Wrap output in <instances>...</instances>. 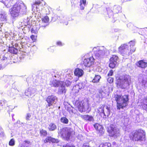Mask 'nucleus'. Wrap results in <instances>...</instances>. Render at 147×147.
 Wrapping results in <instances>:
<instances>
[{"label":"nucleus","instance_id":"nucleus-1","mask_svg":"<svg viewBox=\"0 0 147 147\" xmlns=\"http://www.w3.org/2000/svg\"><path fill=\"white\" fill-rule=\"evenodd\" d=\"M27 7L24 3H16L10 9V13L13 17H17L20 14H26Z\"/></svg>","mask_w":147,"mask_h":147},{"label":"nucleus","instance_id":"nucleus-54","mask_svg":"<svg viewBox=\"0 0 147 147\" xmlns=\"http://www.w3.org/2000/svg\"><path fill=\"white\" fill-rule=\"evenodd\" d=\"M8 2L10 4L12 5L13 3L15 2V1H13V0H9Z\"/></svg>","mask_w":147,"mask_h":147},{"label":"nucleus","instance_id":"nucleus-25","mask_svg":"<svg viewBox=\"0 0 147 147\" xmlns=\"http://www.w3.org/2000/svg\"><path fill=\"white\" fill-rule=\"evenodd\" d=\"M142 105L143 109L147 111V97L144 98Z\"/></svg>","mask_w":147,"mask_h":147},{"label":"nucleus","instance_id":"nucleus-38","mask_svg":"<svg viewBox=\"0 0 147 147\" xmlns=\"http://www.w3.org/2000/svg\"><path fill=\"white\" fill-rule=\"evenodd\" d=\"M96 130H98L100 133H102V132H103L104 130L102 126L100 125H99L98 129H97Z\"/></svg>","mask_w":147,"mask_h":147},{"label":"nucleus","instance_id":"nucleus-36","mask_svg":"<svg viewBox=\"0 0 147 147\" xmlns=\"http://www.w3.org/2000/svg\"><path fill=\"white\" fill-rule=\"evenodd\" d=\"M71 81H70V79L66 80L65 82V84L67 86H68L71 85Z\"/></svg>","mask_w":147,"mask_h":147},{"label":"nucleus","instance_id":"nucleus-26","mask_svg":"<svg viewBox=\"0 0 147 147\" xmlns=\"http://www.w3.org/2000/svg\"><path fill=\"white\" fill-rule=\"evenodd\" d=\"M7 15L5 13L0 14V22H5L6 20Z\"/></svg>","mask_w":147,"mask_h":147},{"label":"nucleus","instance_id":"nucleus-57","mask_svg":"<svg viewBox=\"0 0 147 147\" xmlns=\"http://www.w3.org/2000/svg\"><path fill=\"white\" fill-rule=\"evenodd\" d=\"M18 44L16 43H15L14 45V46L16 47H18Z\"/></svg>","mask_w":147,"mask_h":147},{"label":"nucleus","instance_id":"nucleus-17","mask_svg":"<svg viewBox=\"0 0 147 147\" xmlns=\"http://www.w3.org/2000/svg\"><path fill=\"white\" fill-rule=\"evenodd\" d=\"M74 73L75 76L79 77L83 76L84 74V71L82 69L79 68H77L75 69Z\"/></svg>","mask_w":147,"mask_h":147},{"label":"nucleus","instance_id":"nucleus-30","mask_svg":"<svg viewBox=\"0 0 147 147\" xmlns=\"http://www.w3.org/2000/svg\"><path fill=\"white\" fill-rule=\"evenodd\" d=\"M61 122L65 124H67L68 123V120L65 117H63L61 118L60 119Z\"/></svg>","mask_w":147,"mask_h":147},{"label":"nucleus","instance_id":"nucleus-50","mask_svg":"<svg viewBox=\"0 0 147 147\" xmlns=\"http://www.w3.org/2000/svg\"><path fill=\"white\" fill-rule=\"evenodd\" d=\"M7 58L3 56L2 59V60L4 62H6L7 61Z\"/></svg>","mask_w":147,"mask_h":147},{"label":"nucleus","instance_id":"nucleus-29","mask_svg":"<svg viewBox=\"0 0 147 147\" xmlns=\"http://www.w3.org/2000/svg\"><path fill=\"white\" fill-rule=\"evenodd\" d=\"M101 78L100 76L98 75H95L94 78L92 80V82L93 83H97L99 81Z\"/></svg>","mask_w":147,"mask_h":147},{"label":"nucleus","instance_id":"nucleus-22","mask_svg":"<svg viewBox=\"0 0 147 147\" xmlns=\"http://www.w3.org/2000/svg\"><path fill=\"white\" fill-rule=\"evenodd\" d=\"M110 111L109 108L107 106L106 109H104L102 117L104 118H106L107 117H108L110 115Z\"/></svg>","mask_w":147,"mask_h":147},{"label":"nucleus","instance_id":"nucleus-28","mask_svg":"<svg viewBox=\"0 0 147 147\" xmlns=\"http://www.w3.org/2000/svg\"><path fill=\"white\" fill-rule=\"evenodd\" d=\"M118 58V57L117 56L113 55L110 59V62H113L116 63Z\"/></svg>","mask_w":147,"mask_h":147},{"label":"nucleus","instance_id":"nucleus-37","mask_svg":"<svg viewBox=\"0 0 147 147\" xmlns=\"http://www.w3.org/2000/svg\"><path fill=\"white\" fill-rule=\"evenodd\" d=\"M0 1L4 3L6 7L7 8L11 6L8 1L7 3H4V2L3 0H0Z\"/></svg>","mask_w":147,"mask_h":147},{"label":"nucleus","instance_id":"nucleus-47","mask_svg":"<svg viewBox=\"0 0 147 147\" xmlns=\"http://www.w3.org/2000/svg\"><path fill=\"white\" fill-rule=\"evenodd\" d=\"M25 143L23 144V146H21V147H27L28 145L26 144V143H27L28 144L30 142L28 141H25Z\"/></svg>","mask_w":147,"mask_h":147},{"label":"nucleus","instance_id":"nucleus-4","mask_svg":"<svg viewBox=\"0 0 147 147\" xmlns=\"http://www.w3.org/2000/svg\"><path fill=\"white\" fill-rule=\"evenodd\" d=\"M131 139L136 141L143 140L145 138V134L144 131L142 130L139 129L133 131L129 135Z\"/></svg>","mask_w":147,"mask_h":147},{"label":"nucleus","instance_id":"nucleus-46","mask_svg":"<svg viewBox=\"0 0 147 147\" xmlns=\"http://www.w3.org/2000/svg\"><path fill=\"white\" fill-rule=\"evenodd\" d=\"M63 147H75V146L72 144H67L66 145H63Z\"/></svg>","mask_w":147,"mask_h":147},{"label":"nucleus","instance_id":"nucleus-23","mask_svg":"<svg viewBox=\"0 0 147 147\" xmlns=\"http://www.w3.org/2000/svg\"><path fill=\"white\" fill-rule=\"evenodd\" d=\"M61 86L59 87L57 92L58 93L60 94L65 93L66 91L65 89V87L63 85V84Z\"/></svg>","mask_w":147,"mask_h":147},{"label":"nucleus","instance_id":"nucleus-61","mask_svg":"<svg viewBox=\"0 0 147 147\" xmlns=\"http://www.w3.org/2000/svg\"><path fill=\"white\" fill-rule=\"evenodd\" d=\"M145 3L147 4V0H145Z\"/></svg>","mask_w":147,"mask_h":147},{"label":"nucleus","instance_id":"nucleus-6","mask_svg":"<svg viewBox=\"0 0 147 147\" xmlns=\"http://www.w3.org/2000/svg\"><path fill=\"white\" fill-rule=\"evenodd\" d=\"M58 133L61 134V137L64 140L68 141L71 135V129L67 127L63 128L61 129Z\"/></svg>","mask_w":147,"mask_h":147},{"label":"nucleus","instance_id":"nucleus-12","mask_svg":"<svg viewBox=\"0 0 147 147\" xmlns=\"http://www.w3.org/2000/svg\"><path fill=\"white\" fill-rule=\"evenodd\" d=\"M46 100L48 103V105H47V107L55 104L57 101V99L56 96L52 95L48 96L46 98Z\"/></svg>","mask_w":147,"mask_h":147},{"label":"nucleus","instance_id":"nucleus-3","mask_svg":"<svg viewBox=\"0 0 147 147\" xmlns=\"http://www.w3.org/2000/svg\"><path fill=\"white\" fill-rule=\"evenodd\" d=\"M114 98L117 102V109L120 110L121 109H123L127 105V102L128 101V96L125 95L122 96L116 95Z\"/></svg>","mask_w":147,"mask_h":147},{"label":"nucleus","instance_id":"nucleus-20","mask_svg":"<svg viewBox=\"0 0 147 147\" xmlns=\"http://www.w3.org/2000/svg\"><path fill=\"white\" fill-rule=\"evenodd\" d=\"M57 127L56 124L53 123H50L48 127V129L50 131H55L57 129Z\"/></svg>","mask_w":147,"mask_h":147},{"label":"nucleus","instance_id":"nucleus-11","mask_svg":"<svg viewBox=\"0 0 147 147\" xmlns=\"http://www.w3.org/2000/svg\"><path fill=\"white\" fill-rule=\"evenodd\" d=\"M119 51L123 56L127 57L131 54L130 50L126 44L121 45L119 48Z\"/></svg>","mask_w":147,"mask_h":147},{"label":"nucleus","instance_id":"nucleus-48","mask_svg":"<svg viewBox=\"0 0 147 147\" xmlns=\"http://www.w3.org/2000/svg\"><path fill=\"white\" fill-rule=\"evenodd\" d=\"M113 78L109 77V78L107 79L108 82L110 83H112L113 82Z\"/></svg>","mask_w":147,"mask_h":147},{"label":"nucleus","instance_id":"nucleus-10","mask_svg":"<svg viewBox=\"0 0 147 147\" xmlns=\"http://www.w3.org/2000/svg\"><path fill=\"white\" fill-rule=\"evenodd\" d=\"M121 7L118 5H115L113 8V11L109 7L107 8V14L109 18H113V13H117L121 12Z\"/></svg>","mask_w":147,"mask_h":147},{"label":"nucleus","instance_id":"nucleus-33","mask_svg":"<svg viewBox=\"0 0 147 147\" xmlns=\"http://www.w3.org/2000/svg\"><path fill=\"white\" fill-rule=\"evenodd\" d=\"M99 147H111V144L109 143H106L104 144H101Z\"/></svg>","mask_w":147,"mask_h":147},{"label":"nucleus","instance_id":"nucleus-39","mask_svg":"<svg viewBox=\"0 0 147 147\" xmlns=\"http://www.w3.org/2000/svg\"><path fill=\"white\" fill-rule=\"evenodd\" d=\"M15 141L14 139H11L9 142V145L10 146H13L15 145Z\"/></svg>","mask_w":147,"mask_h":147},{"label":"nucleus","instance_id":"nucleus-43","mask_svg":"<svg viewBox=\"0 0 147 147\" xmlns=\"http://www.w3.org/2000/svg\"><path fill=\"white\" fill-rule=\"evenodd\" d=\"M78 85L79 87V88L80 89V90L84 88V87L85 85L83 84L82 83H79L78 84Z\"/></svg>","mask_w":147,"mask_h":147},{"label":"nucleus","instance_id":"nucleus-27","mask_svg":"<svg viewBox=\"0 0 147 147\" xmlns=\"http://www.w3.org/2000/svg\"><path fill=\"white\" fill-rule=\"evenodd\" d=\"M105 106L104 105H102L98 109V112L99 114L102 117L103 115V113L104 109V107Z\"/></svg>","mask_w":147,"mask_h":147},{"label":"nucleus","instance_id":"nucleus-32","mask_svg":"<svg viewBox=\"0 0 147 147\" xmlns=\"http://www.w3.org/2000/svg\"><path fill=\"white\" fill-rule=\"evenodd\" d=\"M49 21V19L48 17L47 16H46L42 18V21L41 22H42V23H44L47 24Z\"/></svg>","mask_w":147,"mask_h":147},{"label":"nucleus","instance_id":"nucleus-31","mask_svg":"<svg viewBox=\"0 0 147 147\" xmlns=\"http://www.w3.org/2000/svg\"><path fill=\"white\" fill-rule=\"evenodd\" d=\"M80 8L82 10H83L84 9V7L83 6H85L86 4V0H80Z\"/></svg>","mask_w":147,"mask_h":147},{"label":"nucleus","instance_id":"nucleus-34","mask_svg":"<svg viewBox=\"0 0 147 147\" xmlns=\"http://www.w3.org/2000/svg\"><path fill=\"white\" fill-rule=\"evenodd\" d=\"M40 136H45L47 135V131L45 130L42 129L40 130Z\"/></svg>","mask_w":147,"mask_h":147},{"label":"nucleus","instance_id":"nucleus-19","mask_svg":"<svg viewBox=\"0 0 147 147\" xmlns=\"http://www.w3.org/2000/svg\"><path fill=\"white\" fill-rule=\"evenodd\" d=\"M147 63L142 60L139 61L136 64L137 65L142 68H145L147 66Z\"/></svg>","mask_w":147,"mask_h":147},{"label":"nucleus","instance_id":"nucleus-21","mask_svg":"<svg viewBox=\"0 0 147 147\" xmlns=\"http://www.w3.org/2000/svg\"><path fill=\"white\" fill-rule=\"evenodd\" d=\"M139 86L142 88H147V79H142L140 83Z\"/></svg>","mask_w":147,"mask_h":147},{"label":"nucleus","instance_id":"nucleus-15","mask_svg":"<svg viewBox=\"0 0 147 147\" xmlns=\"http://www.w3.org/2000/svg\"><path fill=\"white\" fill-rule=\"evenodd\" d=\"M36 89L35 88H29L25 90V93L26 95L28 96H31L34 95L35 93Z\"/></svg>","mask_w":147,"mask_h":147},{"label":"nucleus","instance_id":"nucleus-2","mask_svg":"<svg viewBox=\"0 0 147 147\" xmlns=\"http://www.w3.org/2000/svg\"><path fill=\"white\" fill-rule=\"evenodd\" d=\"M131 82L130 76L128 75H125L117 77L115 83L118 88L125 89L129 86Z\"/></svg>","mask_w":147,"mask_h":147},{"label":"nucleus","instance_id":"nucleus-63","mask_svg":"<svg viewBox=\"0 0 147 147\" xmlns=\"http://www.w3.org/2000/svg\"><path fill=\"white\" fill-rule=\"evenodd\" d=\"M65 24L66 25H67L68 24V23L67 22H65Z\"/></svg>","mask_w":147,"mask_h":147},{"label":"nucleus","instance_id":"nucleus-51","mask_svg":"<svg viewBox=\"0 0 147 147\" xmlns=\"http://www.w3.org/2000/svg\"><path fill=\"white\" fill-rule=\"evenodd\" d=\"M99 124L98 123H96L94 125V126L95 129L96 130L99 127Z\"/></svg>","mask_w":147,"mask_h":147},{"label":"nucleus","instance_id":"nucleus-16","mask_svg":"<svg viewBox=\"0 0 147 147\" xmlns=\"http://www.w3.org/2000/svg\"><path fill=\"white\" fill-rule=\"evenodd\" d=\"M63 82L62 81L54 80L51 82L50 85L51 86L55 87H58L62 84Z\"/></svg>","mask_w":147,"mask_h":147},{"label":"nucleus","instance_id":"nucleus-56","mask_svg":"<svg viewBox=\"0 0 147 147\" xmlns=\"http://www.w3.org/2000/svg\"><path fill=\"white\" fill-rule=\"evenodd\" d=\"M82 147H90L86 144H83Z\"/></svg>","mask_w":147,"mask_h":147},{"label":"nucleus","instance_id":"nucleus-59","mask_svg":"<svg viewBox=\"0 0 147 147\" xmlns=\"http://www.w3.org/2000/svg\"><path fill=\"white\" fill-rule=\"evenodd\" d=\"M121 2L122 3H123L125 1H126L127 0H121Z\"/></svg>","mask_w":147,"mask_h":147},{"label":"nucleus","instance_id":"nucleus-5","mask_svg":"<svg viewBox=\"0 0 147 147\" xmlns=\"http://www.w3.org/2000/svg\"><path fill=\"white\" fill-rule=\"evenodd\" d=\"M93 51L96 58L100 59L104 57L107 50L104 47L97 46L94 47L93 49Z\"/></svg>","mask_w":147,"mask_h":147},{"label":"nucleus","instance_id":"nucleus-40","mask_svg":"<svg viewBox=\"0 0 147 147\" xmlns=\"http://www.w3.org/2000/svg\"><path fill=\"white\" fill-rule=\"evenodd\" d=\"M116 64V63L113 62H110V63L109 64V66L111 68H113L115 67Z\"/></svg>","mask_w":147,"mask_h":147},{"label":"nucleus","instance_id":"nucleus-58","mask_svg":"<svg viewBox=\"0 0 147 147\" xmlns=\"http://www.w3.org/2000/svg\"><path fill=\"white\" fill-rule=\"evenodd\" d=\"M30 37H31V38L32 40H33V38L34 37V36L32 35Z\"/></svg>","mask_w":147,"mask_h":147},{"label":"nucleus","instance_id":"nucleus-13","mask_svg":"<svg viewBox=\"0 0 147 147\" xmlns=\"http://www.w3.org/2000/svg\"><path fill=\"white\" fill-rule=\"evenodd\" d=\"M42 0H38L35 1L34 3L32 5V10L34 11L38 12L41 10L42 9Z\"/></svg>","mask_w":147,"mask_h":147},{"label":"nucleus","instance_id":"nucleus-44","mask_svg":"<svg viewBox=\"0 0 147 147\" xmlns=\"http://www.w3.org/2000/svg\"><path fill=\"white\" fill-rule=\"evenodd\" d=\"M7 102L6 100H1L0 101V105L1 106H3V105H5L6 104Z\"/></svg>","mask_w":147,"mask_h":147},{"label":"nucleus","instance_id":"nucleus-60","mask_svg":"<svg viewBox=\"0 0 147 147\" xmlns=\"http://www.w3.org/2000/svg\"><path fill=\"white\" fill-rule=\"evenodd\" d=\"M10 107H9V108H11V109H13L14 108H13V107H12L11 106H10Z\"/></svg>","mask_w":147,"mask_h":147},{"label":"nucleus","instance_id":"nucleus-18","mask_svg":"<svg viewBox=\"0 0 147 147\" xmlns=\"http://www.w3.org/2000/svg\"><path fill=\"white\" fill-rule=\"evenodd\" d=\"M45 143L51 142L52 143H58L59 142V140L57 139L53 138L51 137H48L44 141Z\"/></svg>","mask_w":147,"mask_h":147},{"label":"nucleus","instance_id":"nucleus-52","mask_svg":"<svg viewBox=\"0 0 147 147\" xmlns=\"http://www.w3.org/2000/svg\"><path fill=\"white\" fill-rule=\"evenodd\" d=\"M53 48V47H51L49 48L48 49L49 50V51L52 52H53L54 51V50Z\"/></svg>","mask_w":147,"mask_h":147},{"label":"nucleus","instance_id":"nucleus-62","mask_svg":"<svg viewBox=\"0 0 147 147\" xmlns=\"http://www.w3.org/2000/svg\"><path fill=\"white\" fill-rule=\"evenodd\" d=\"M34 31V30L33 29H32L31 30V32H33Z\"/></svg>","mask_w":147,"mask_h":147},{"label":"nucleus","instance_id":"nucleus-35","mask_svg":"<svg viewBox=\"0 0 147 147\" xmlns=\"http://www.w3.org/2000/svg\"><path fill=\"white\" fill-rule=\"evenodd\" d=\"M79 88V87H78V84H77L76 85L74 86L73 90H75V92L77 93L78 92L79 90H80Z\"/></svg>","mask_w":147,"mask_h":147},{"label":"nucleus","instance_id":"nucleus-49","mask_svg":"<svg viewBox=\"0 0 147 147\" xmlns=\"http://www.w3.org/2000/svg\"><path fill=\"white\" fill-rule=\"evenodd\" d=\"M113 74V71L112 70H110L109 72V73L108 74V76H112Z\"/></svg>","mask_w":147,"mask_h":147},{"label":"nucleus","instance_id":"nucleus-41","mask_svg":"<svg viewBox=\"0 0 147 147\" xmlns=\"http://www.w3.org/2000/svg\"><path fill=\"white\" fill-rule=\"evenodd\" d=\"M31 117V114L30 113H27L26 116V119L27 121L30 120Z\"/></svg>","mask_w":147,"mask_h":147},{"label":"nucleus","instance_id":"nucleus-8","mask_svg":"<svg viewBox=\"0 0 147 147\" xmlns=\"http://www.w3.org/2000/svg\"><path fill=\"white\" fill-rule=\"evenodd\" d=\"M108 131L109 136L114 138H117L120 135L119 129L114 125H110Z\"/></svg>","mask_w":147,"mask_h":147},{"label":"nucleus","instance_id":"nucleus-7","mask_svg":"<svg viewBox=\"0 0 147 147\" xmlns=\"http://www.w3.org/2000/svg\"><path fill=\"white\" fill-rule=\"evenodd\" d=\"M77 106L78 110L81 113L87 111H89L91 109L89 104L87 102H85L83 100L78 102L77 104Z\"/></svg>","mask_w":147,"mask_h":147},{"label":"nucleus","instance_id":"nucleus-14","mask_svg":"<svg viewBox=\"0 0 147 147\" xmlns=\"http://www.w3.org/2000/svg\"><path fill=\"white\" fill-rule=\"evenodd\" d=\"M80 117L84 121L90 122H94V119L93 116L88 115H80Z\"/></svg>","mask_w":147,"mask_h":147},{"label":"nucleus","instance_id":"nucleus-9","mask_svg":"<svg viewBox=\"0 0 147 147\" xmlns=\"http://www.w3.org/2000/svg\"><path fill=\"white\" fill-rule=\"evenodd\" d=\"M87 55H85L84 57V60L83 61V65L86 67H93L94 62V59L92 56L87 57Z\"/></svg>","mask_w":147,"mask_h":147},{"label":"nucleus","instance_id":"nucleus-24","mask_svg":"<svg viewBox=\"0 0 147 147\" xmlns=\"http://www.w3.org/2000/svg\"><path fill=\"white\" fill-rule=\"evenodd\" d=\"M129 44L130 47V48L129 49L130 50V52H131V53H132L134 52L136 50L135 48H132L133 46L135 45V41L134 40L131 41L129 42Z\"/></svg>","mask_w":147,"mask_h":147},{"label":"nucleus","instance_id":"nucleus-42","mask_svg":"<svg viewBox=\"0 0 147 147\" xmlns=\"http://www.w3.org/2000/svg\"><path fill=\"white\" fill-rule=\"evenodd\" d=\"M48 25V24L45 23H42V22H40L39 26L40 27H45Z\"/></svg>","mask_w":147,"mask_h":147},{"label":"nucleus","instance_id":"nucleus-64","mask_svg":"<svg viewBox=\"0 0 147 147\" xmlns=\"http://www.w3.org/2000/svg\"><path fill=\"white\" fill-rule=\"evenodd\" d=\"M13 115H12V117L13 119Z\"/></svg>","mask_w":147,"mask_h":147},{"label":"nucleus","instance_id":"nucleus-55","mask_svg":"<svg viewBox=\"0 0 147 147\" xmlns=\"http://www.w3.org/2000/svg\"><path fill=\"white\" fill-rule=\"evenodd\" d=\"M52 76L53 77H54L56 78H59V75L58 74H52Z\"/></svg>","mask_w":147,"mask_h":147},{"label":"nucleus","instance_id":"nucleus-45","mask_svg":"<svg viewBox=\"0 0 147 147\" xmlns=\"http://www.w3.org/2000/svg\"><path fill=\"white\" fill-rule=\"evenodd\" d=\"M10 50H11L12 53H15L17 52L18 50L17 48L14 47H11Z\"/></svg>","mask_w":147,"mask_h":147},{"label":"nucleus","instance_id":"nucleus-53","mask_svg":"<svg viewBox=\"0 0 147 147\" xmlns=\"http://www.w3.org/2000/svg\"><path fill=\"white\" fill-rule=\"evenodd\" d=\"M57 45L59 46H62L63 45H64V43H62L60 41L57 42Z\"/></svg>","mask_w":147,"mask_h":147}]
</instances>
